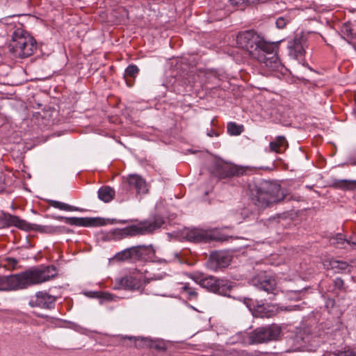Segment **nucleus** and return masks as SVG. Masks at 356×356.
Listing matches in <instances>:
<instances>
[{
	"instance_id": "nucleus-23",
	"label": "nucleus",
	"mask_w": 356,
	"mask_h": 356,
	"mask_svg": "<svg viewBox=\"0 0 356 356\" xmlns=\"http://www.w3.org/2000/svg\"><path fill=\"white\" fill-rule=\"evenodd\" d=\"M316 335L312 332L311 327H304L296 335L297 339H301L305 344L313 345L317 339Z\"/></svg>"
},
{
	"instance_id": "nucleus-21",
	"label": "nucleus",
	"mask_w": 356,
	"mask_h": 356,
	"mask_svg": "<svg viewBox=\"0 0 356 356\" xmlns=\"http://www.w3.org/2000/svg\"><path fill=\"white\" fill-rule=\"evenodd\" d=\"M25 220L19 218V217L10 213L3 212L0 215V229L15 226L20 229L24 228Z\"/></svg>"
},
{
	"instance_id": "nucleus-34",
	"label": "nucleus",
	"mask_w": 356,
	"mask_h": 356,
	"mask_svg": "<svg viewBox=\"0 0 356 356\" xmlns=\"http://www.w3.org/2000/svg\"><path fill=\"white\" fill-rule=\"evenodd\" d=\"M291 22V19L289 17H280L277 19L275 22V24L277 28L282 29L286 27V26L289 24Z\"/></svg>"
},
{
	"instance_id": "nucleus-3",
	"label": "nucleus",
	"mask_w": 356,
	"mask_h": 356,
	"mask_svg": "<svg viewBox=\"0 0 356 356\" xmlns=\"http://www.w3.org/2000/svg\"><path fill=\"white\" fill-rule=\"evenodd\" d=\"M286 190L274 181L262 180L251 188V200L259 209L271 207L285 200H289Z\"/></svg>"
},
{
	"instance_id": "nucleus-35",
	"label": "nucleus",
	"mask_w": 356,
	"mask_h": 356,
	"mask_svg": "<svg viewBox=\"0 0 356 356\" xmlns=\"http://www.w3.org/2000/svg\"><path fill=\"white\" fill-rule=\"evenodd\" d=\"M333 284L335 289H338L339 291H346L344 281L341 277H336L333 280Z\"/></svg>"
},
{
	"instance_id": "nucleus-22",
	"label": "nucleus",
	"mask_w": 356,
	"mask_h": 356,
	"mask_svg": "<svg viewBox=\"0 0 356 356\" xmlns=\"http://www.w3.org/2000/svg\"><path fill=\"white\" fill-rule=\"evenodd\" d=\"M325 268L334 270V273H343L350 267V265L343 261L331 259L325 261L323 264Z\"/></svg>"
},
{
	"instance_id": "nucleus-12",
	"label": "nucleus",
	"mask_w": 356,
	"mask_h": 356,
	"mask_svg": "<svg viewBox=\"0 0 356 356\" xmlns=\"http://www.w3.org/2000/svg\"><path fill=\"white\" fill-rule=\"evenodd\" d=\"M252 284L259 290L264 291L271 295L270 300H273L277 291V282L274 276L267 271L258 273L251 280Z\"/></svg>"
},
{
	"instance_id": "nucleus-1",
	"label": "nucleus",
	"mask_w": 356,
	"mask_h": 356,
	"mask_svg": "<svg viewBox=\"0 0 356 356\" xmlns=\"http://www.w3.org/2000/svg\"><path fill=\"white\" fill-rule=\"evenodd\" d=\"M239 47L245 49L252 58L272 70L279 65L275 42H267L261 34L253 29L239 32L236 37Z\"/></svg>"
},
{
	"instance_id": "nucleus-10",
	"label": "nucleus",
	"mask_w": 356,
	"mask_h": 356,
	"mask_svg": "<svg viewBox=\"0 0 356 356\" xmlns=\"http://www.w3.org/2000/svg\"><path fill=\"white\" fill-rule=\"evenodd\" d=\"M120 342L123 345L131 346L132 343L137 348H154L159 351H165L167 346L162 339L152 340L148 337H136L132 336H120Z\"/></svg>"
},
{
	"instance_id": "nucleus-11",
	"label": "nucleus",
	"mask_w": 356,
	"mask_h": 356,
	"mask_svg": "<svg viewBox=\"0 0 356 356\" xmlns=\"http://www.w3.org/2000/svg\"><path fill=\"white\" fill-rule=\"evenodd\" d=\"M244 303L252 314L257 318H270L275 315L278 310L276 305L265 303L263 300L245 298Z\"/></svg>"
},
{
	"instance_id": "nucleus-14",
	"label": "nucleus",
	"mask_w": 356,
	"mask_h": 356,
	"mask_svg": "<svg viewBox=\"0 0 356 356\" xmlns=\"http://www.w3.org/2000/svg\"><path fill=\"white\" fill-rule=\"evenodd\" d=\"M53 218L57 220H64L65 223L72 226L93 227L103 226L106 224L103 218L95 217H65L61 216H53Z\"/></svg>"
},
{
	"instance_id": "nucleus-36",
	"label": "nucleus",
	"mask_w": 356,
	"mask_h": 356,
	"mask_svg": "<svg viewBox=\"0 0 356 356\" xmlns=\"http://www.w3.org/2000/svg\"><path fill=\"white\" fill-rule=\"evenodd\" d=\"M334 356H356V352L352 350H346L334 353Z\"/></svg>"
},
{
	"instance_id": "nucleus-18",
	"label": "nucleus",
	"mask_w": 356,
	"mask_h": 356,
	"mask_svg": "<svg viewBox=\"0 0 356 356\" xmlns=\"http://www.w3.org/2000/svg\"><path fill=\"white\" fill-rule=\"evenodd\" d=\"M56 298L46 291H38L35 293V299H31L29 305L31 307L51 309L55 307Z\"/></svg>"
},
{
	"instance_id": "nucleus-40",
	"label": "nucleus",
	"mask_w": 356,
	"mask_h": 356,
	"mask_svg": "<svg viewBox=\"0 0 356 356\" xmlns=\"http://www.w3.org/2000/svg\"><path fill=\"white\" fill-rule=\"evenodd\" d=\"M301 293H302V290H300V291H292V292H291V297H292V296H296V298L297 299H299V298H300L299 296H300Z\"/></svg>"
},
{
	"instance_id": "nucleus-17",
	"label": "nucleus",
	"mask_w": 356,
	"mask_h": 356,
	"mask_svg": "<svg viewBox=\"0 0 356 356\" xmlns=\"http://www.w3.org/2000/svg\"><path fill=\"white\" fill-rule=\"evenodd\" d=\"M232 257L227 251L218 250L211 252L208 260V266L213 270L227 268L232 261Z\"/></svg>"
},
{
	"instance_id": "nucleus-15",
	"label": "nucleus",
	"mask_w": 356,
	"mask_h": 356,
	"mask_svg": "<svg viewBox=\"0 0 356 356\" xmlns=\"http://www.w3.org/2000/svg\"><path fill=\"white\" fill-rule=\"evenodd\" d=\"M121 188L124 193L136 191L139 195L146 194L149 191L145 179L136 174L129 175L122 182Z\"/></svg>"
},
{
	"instance_id": "nucleus-28",
	"label": "nucleus",
	"mask_w": 356,
	"mask_h": 356,
	"mask_svg": "<svg viewBox=\"0 0 356 356\" xmlns=\"http://www.w3.org/2000/svg\"><path fill=\"white\" fill-rule=\"evenodd\" d=\"M330 244L338 248H346V245L350 244V240L345 238V236L341 233L330 238Z\"/></svg>"
},
{
	"instance_id": "nucleus-29",
	"label": "nucleus",
	"mask_w": 356,
	"mask_h": 356,
	"mask_svg": "<svg viewBox=\"0 0 356 356\" xmlns=\"http://www.w3.org/2000/svg\"><path fill=\"white\" fill-rule=\"evenodd\" d=\"M139 72V68L135 65H129L125 70L124 77L126 83L129 87H131L133 85L132 80H129L128 77L134 79L138 75Z\"/></svg>"
},
{
	"instance_id": "nucleus-25",
	"label": "nucleus",
	"mask_w": 356,
	"mask_h": 356,
	"mask_svg": "<svg viewBox=\"0 0 356 356\" xmlns=\"http://www.w3.org/2000/svg\"><path fill=\"white\" fill-rule=\"evenodd\" d=\"M269 147L271 152L282 153L288 147V142L283 136H279L270 142Z\"/></svg>"
},
{
	"instance_id": "nucleus-5",
	"label": "nucleus",
	"mask_w": 356,
	"mask_h": 356,
	"mask_svg": "<svg viewBox=\"0 0 356 356\" xmlns=\"http://www.w3.org/2000/svg\"><path fill=\"white\" fill-rule=\"evenodd\" d=\"M164 226L166 228V220L159 213L152 214L149 220L141 222L138 225H132L122 229H117L118 233H121L123 238L145 235L152 233L154 230Z\"/></svg>"
},
{
	"instance_id": "nucleus-20",
	"label": "nucleus",
	"mask_w": 356,
	"mask_h": 356,
	"mask_svg": "<svg viewBox=\"0 0 356 356\" xmlns=\"http://www.w3.org/2000/svg\"><path fill=\"white\" fill-rule=\"evenodd\" d=\"M306 40L303 36H296L293 39L288 41L287 47L289 54L296 59H301L305 53V45Z\"/></svg>"
},
{
	"instance_id": "nucleus-31",
	"label": "nucleus",
	"mask_w": 356,
	"mask_h": 356,
	"mask_svg": "<svg viewBox=\"0 0 356 356\" xmlns=\"http://www.w3.org/2000/svg\"><path fill=\"white\" fill-rule=\"evenodd\" d=\"M241 215L244 220L254 221L257 219L258 213L249 207H245L242 209Z\"/></svg>"
},
{
	"instance_id": "nucleus-26",
	"label": "nucleus",
	"mask_w": 356,
	"mask_h": 356,
	"mask_svg": "<svg viewBox=\"0 0 356 356\" xmlns=\"http://www.w3.org/2000/svg\"><path fill=\"white\" fill-rule=\"evenodd\" d=\"M98 198L105 203L110 202L115 197V192L108 186H103L98 190Z\"/></svg>"
},
{
	"instance_id": "nucleus-13",
	"label": "nucleus",
	"mask_w": 356,
	"mask_h": 356,
	"mask_svg": "<svg viewBox=\"0 0 356 356\" xmlns=\"http://www.w3.org/2000/svg\"><path fill=\"white\" fill-rule=\"evenodd\" d=\"M162 278L163 275H154L152 277L145 279H143L142 275H139L138 277L127 275L117 280V284H118V289H124L131 291L138 290L143 286H146L151 284V282L161 280Z\"/></svg>"
},
{
	"instance_id": "nucleus-47",
	"label": "nucleus",
	"mask_w": 356,
	"mask_h": 356,
	"mask_svg": "<svg viewBox=\"0 0 356 356\" xmlns=\"http://www.w3.org/2000/svg\"><path fill=\"white\" fill-rule=\"evenodd\" d=\"M115 222H116V220H115V219L112 220V223Z\"/></svg>"
},
{
	"instance_id": "nucleus-46",
	"label": "nucleus",
	"mask_w": 356,
	"mask_h": 356,
	"mask_svg": "<svg viewBox=\"0 0 356 356\" xmlns=\"http://www.w3.org/2000/svg\"><path fill=\"white\" fill-rule=\"evenodd\" d=\"M352 164H353V165H356V159H355V161H353V162H352Z\"/></svg>"
},
{
	"instance_id": "nucleus-4",
	"label": "nucleus",
	"mask_w": 356,
	"mask_h": 356,
	"mask_svg": "<svg viewBox=\"0 0 356 356\" xmlns=\"http://www.w3.org/2000/svg\"><path fill=\"white\" fill-rule=\"evenodd\" d=\"M10 55L16 58H26L32 56L38 49L36 40L26 31L16 29L8 46Z\"/></svg>"
},
{
	"instance_id": "nucleus-16",
	"label": "nucleus",
	"mask_w": 356,
	"mask_h": 356,
	"mask_svg": "<svg viewBox=\"0 0 356 356\" xmlns=\"http://www.w3.org/2000/svg\"><path fill=\"white\" fill-rule=\"evenodd\" d=\"M183 234L188 241L195 243H209L218 239L212 231L198 228L187 229Z\"/></svg>"
},
{
	"instance_id": "nucleus-37",
	"label": "nucleus",
	"mask_w": 356,
	"mask_h": 356,
	"mask_svg": "<svg viewBox=\"0 0 356 356\" xmlns=\"http://www.w3.org/2000/svg\"><path fill=\"white\" fill-rule=\"evenodd\" d=\"M341 32L343 33V35H346L347 37H348L350 38H353V30L350 27V26L347 24H343L342 29H341Z\"/></svg>"
},
{
	"instance_id": "nucleus-38",
	"label": "nucleus",
	"mask_w": 356,
	"mask_h": 356,
	"mask_svg": "<svg viewBox=\"0 0 356 356\" xmlns=\"http://www.w3.org/2000/svg\"><path fill=\"white\" fill-rule=\"evenodd\" d=\"M6 261L7 265L11 267L12 268H15V266L17 264L18 261L15 258L13 257H7L6 259Z\"/></svg>"
},
{
	"instance_id": "nucleus-33",
	"label": "nucleus",
	"mask_w": 356,
	"mask_h": 356,
	"mask_svg": "<svg viewBox=\"0 0 356 356\" xmlns=\"http://www.w3.org/2000/svg\"><path fill=\"white\" fill-rule=\"evenodd\" d=\"M89 293H90L89 297L97 298H99V299L107 300V301L113 300V298L115 297L114 295H113L110 293H108V292L99 293L97 291H90Z\"/></svg>"
},
{
	"instance_id": "nucleus-30",
	"label": "nucleus",
	"mask_w": 356,
	"mask_h": 356,
	"mask_svg": "<svg viewBox=\"0 0 356 356\" xmlns=\"http://www.w3.org/2000/svg\"><path fill=\"white\" fill-rule=\"evenodd\" d=\"M227 133L231 136H238L244 131L243 124H238L234 122H229L227 125Z\"/></svg>"
},
{
	"instance_id": "nucleus-27",
	"label": "nucleus",
	"mask_w": 356,
	"mask_h": 356,
	"mask_svg": "<svg viewBox=\"0 0 356 356\" xmlns=\"http://www.w3.org/2000/svg\"><path fill=\"white\" fill-rule=\"evenodd\" d=\"M49 204L51 207H54L56 209H58L60 210L66 211H84L85 209L76 207L74 206L70 205L68 204L59 202L57 200H49Z\"/></svg>"
},
{
	"instance_id": "nucleus-6",
	"label": "nucleus",
	"mask_w": 356,
	"mask_h": 356,
	"mask_svg": "<svg viewBox=\"0 0 356 356\" xmlns=\"http://www.w3.org/2000/svg\"><path fill=\"white\" fill-rule=\"evenodd\" d=\"M190 278L208 291L223 296H230L229 292L233 286L227 280L218 279L211 275H206L200 272L191 273Z\"/></svg>"
},
{
	"instance_id": "nucleus-39",
	"label": "nucleus",
	"mask_w": 356,
	"mask_h": 356,
	"mask_svg": "<svg viewBox=\"0 0 356 356\" xmlns=\"http://www.w3.org/2000/svg\"><path fill=\"white\" fill-rule=\"evenodd\" d=\"M112 234H113V236H114V238H116V239H122V238H123L122 234L121 233H118L117 232V229H113V232H112Z\"/></svg>"
},
{
	"instance_id": "nucleus-45",
	"label": "nucleus",
	"mask_w": 356,
	"mask_h": 356,
	"mask_svg": "<svg viewBox=\"0 0 356 356\" xmlns=\"http://www.w3.org/2000/svg\"><path fill=\"white\" fill-rule=\"evenodd\" d=\"M307 67L310 71H313V69L311 67L308 66V65H307Z\"/></svg>"
},
{
	"instance_id": "nucleus-9",
	"label": "nucleus",
	"mask_w": 356,
	"mask_h": 356,
	"mask_svg": "<svg viewBox=\"0 0 356 356\" xmlns=\"http://www.w3.org/2000/svg\"><path fill=\"white\" fill-rule=\"evenodd\" d=\"M280 334V327L275 324L259 327L248 333V343L259 344L277 341Z\"/></svg>"
},
{
	"instance_id": "nucleus-32",
	"label": "nucleus",
	"mask_w": 356,
	"mask_h": 356,
	"mask_svg": "<svg viewBox=\"0 0 356 356\" xmlns=\"http://www.w3.org/2000/svg\"><path fill=\"white\" fill-rule=\"evenodd\" d=\"M181 292L182 293H186L187 298L189 300H196L198 296V293L195 291V289L191 287L188 283L184 284V285L181 288Z\"/></svg>"
},
{
	"instance_id": "nucleus-8",
	"label": "nucleus",
	"mask_w": 356,
	"mask_h": 356,
	"mask_svg": "<svg viewBox=\"0 0 356 356\" xmlns=\"http://www.w3.org/2000/svg\"><path fill=\"white\" fill-rule=\"evenodd\" d=\"M211 173L218 179H230L234 177H240L251 171L250 166H238L234 164L225 163L222 161H216L210 167Z\"/></svg>"
},
{
	"instance_id": "nucleus-42",
	"label": "nucleus",
	"mask_w": 356,
	"mask_h": 356,
	"mask_svg": "<svg viewBox=\"0 0 356 356\" xmlns=\"http://www.w3.org/2000/svg\"><path fill=\"white\" fill-rule=\"evenodd\" d=\"M149 293H152V294L156 295V296L160 294L159 291H157V290H156V291H150Z\"/></svg>"
},
{
	"instance_id": "nucleus-44",
	"label": "nucleus",
	"mask_w": 356,
	"mask_h": 356,
	"mask_svg": "<svg viewBox=\"0 0 356 356\" xmlns=\"http://www.w3.org/2000/svg\"><path fill=\"white\" fill-rule=\"evenodd\" d=\"M118 222L124 224V223H127L128 222V220H119Z\"/></svg>"
},
{
	"instance_id": "nucleus-2",
	"label": "nucleus",
	"mask_w": 356,
	"mask_h": 356,
	"mask_svg": "<svg viewBox=\"0 0 356 356\" xmlns=\"http://www.w3.org/2000/svg\"><path fill=\"white\" fill-rule=\"evenodd\" d=\"M58 275L54 265H40L10 275H0V291H11L27 289L49 281Z\"/></svg>"
},
{
	"instance_id": "nucleus-41",
	"label": "nucleus",
	"mask_w": 356,
	"mask_h": 356,
	"mask_svg": "<svg viewBox=\"0 0 356 356\" xmlns=\"http://www.w3.org/2000/svg\"><path fill=\"white\" fill-rule=\"evenodd\" d=\"M348 245L353 246L356 249V240L350 241V244H348Z\"/></svg>"
},
{
	"instance_id": "nucleus-24",
	"label": "nucleus",
	"mask_w": 356,
	"mask_h": 356,
	"mask_svg": "<svg viewBox=\"0 0 356 356\" xmlns=\"http://www.w3.org/2000/svg\"><path fill=\"white\" fill-rule=\"evenodd\" d=\"M332 186L335 189L353 191L356 189V180L334 179Z\"/></svg>"
},
{
	"instance_id": "nucleus-43",
	"label": "nucleus",
	"mask_w": 356,
	"mask_h": 356,
	"mask_svg": "<svg viewBox=\"0 0 356 356\" xmlns=\"http://www.w3.org/2000/svg\"><path fill=\"white\" fill-rule=\"evenodd\" d=\"M213 134L216 135L213 131H211L209 133H208V136H209L210 137H212Z\"/></svg>"
},
{
	"instance_id": "nucleus-19",
	"label": "nucleus",
	"mask_w": 356,
	"mask_h": 356,
	"mask_svg": "<svg viewBox=\"0 0 356 356\" xmlns=\"http://www.w3.org/2000/svg\"><path fill=\"white\" fill-rule=\"evenodd\" d=\"M25 224L24 225V228H22V230L24 231H36L40 233L44 234H60L63 232H69L70 230L63 226H52V225H40L37 224L29 223L25 220Z\"/></svg>"
},
{
	"instance_id": "nucleus-7",
	"label": "nucleus",
	"mask_w": 356,
	"mask_h": 356,
	"mask_svg": "<svg viewBox=\"0 0 356 356\" xmlns=\"http://www.w3.org/2000/svg\"><path fill=\"white\" fill-rule=\"evenodd\" d=\"M155 250L152 245H138L127 248L114 256V259L118 261H128L135 263L138 261H148L154 258Z\"/></svg>"
}]
</instances>
